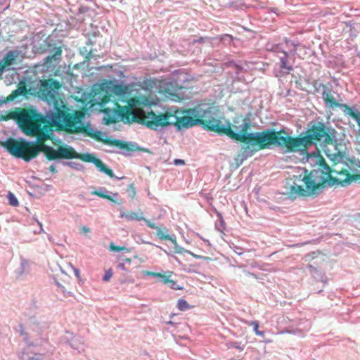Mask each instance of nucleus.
Masks as SVG:
<instances>
[{"label":"nucleus","mask_w":360,"mask_h":360,"mask_svg":"<svg viewBox=\"0 0 360 360\" xmlns=\"http://www.w3.org/2000/svg\"><path fill=\"white\" fill-rule=\"evenodd\" d=\"M103 84L101 85L94 94V99L98 101V104L101 106L107 104L111 98V94L104 89Z\"/></svg>","instance_id":"10"},{"label":"nucleus","mask_w":360,"mask_h":360,"mask_svg":"<svg viewBox=\"0 0 360 360\" xmlns=\"http://www.w3.org/2000/svg\"><path fill=\"white\" fill-rule=\"evenodd\" d=\"M219 39L221 41H225L227 39H229L230 41H231L233 39V37L230 34H225L220 36Z\"/></svg>","instance_id":"29"},{"label":"nucleus","mask_w":360,"mask_h":360,"mask_svg":"<svg viewBox=\"0 0 360 360\" xmlns=\"http://www.w3.org/2000/svg\"><path fill=\"white\" fill-rule=\"evenodd\" d=\"M167 285H168L169 288H170L171 289H173V290L183 289V287L179 285L175 281L172 280V279L169 280V283Z\"/></svg>","instance_id":"27"},{"label":"nucleus","mask_w":360,"mask_h":360,"mask_svg":"<svg viewBox=\"0 0 360 360\" xmlns=\"http://www.w3.org/2000/svg\"><path fill=\"white\" fill-rule=\"evenodd\" d=\"M62 53V50L60 47H58L56 49L55 53L53 55L48 56L45 60L46 63H51L52 60H56L58 57L60 56Z\"/></svg>","instance_id":"18"},{"label":"nucleus","mask_w":360,"mask_h":360,"mask_svg":"<svg viewBox=\"0 0 360 360\" xmlns=\"http://www.w3.org/2000/svg\"><path fill=\"white\" fill-rule=\"evenodd\" d=\"M27 93V89L26 88V86L25 85L23 86H20L18 87V90H15V91H13L12 92V94L9 96L8 97V99L9 100H13L14 99L18 94H25Z\"/></svg>","instance_id":"17"},{"label":"nucleus","mask_w":360,"mask_h":360,"mask_svg":"<svg viewBox=\"0 0 360 360\" xmlns=\"http://www.w3.org/2000/svg\"><path fill=\"white\" fill-rule=\"evenodd\" d=\"M49 170L53 173L56 172V169L53 165L50 166Z\"/></svg>","instance_id":"34"},{"label":"nucleus","mask_w":360,"mask_h":360,"mask_svg":"<svg viewBox=\"0 0 360 360\" xmlns=\"http://www.w3.org/2000/svg\"><path fill=\"white\" fill-rule=\"evenodd\" d=\"M112 276V271L111 269H109L108 270L105 271V274L103 277V280L104 281H108Z\"/></svg>","instance_id":"28"},{"label":"nucleus","mask_w":360,"mask_h":360,"mask_svg":"<svg viewBox=\"0 0 360 360\" xmlns=\"http://www.w3.org/2000/svg\"><path fill=\"white\" fill-rule=\"evenodd\" d=\"M174 164L175 165H185V161L184 160H181V159H175L174 160Z\"/></svg>","instance_id":"30"},{"label":"nucleus","mask_w":360,"mask_h":360,"mask_svg":"<svg viewBox=\"0 0 360 360\" xmlns=\"http://www.w3.org/2000/svg\"><path fill=\"white\" fill-rule=\"evenodd\" d=\"M109 248H110V250L112 251V252H119V251H122V250H125L127 252H130V250L127 248L126 247H124V246H117V245H114L112 243H111L110 244Z\"/></svg>","instance_id":"24"},{"label":"nucleus","mask_w":360,"mask_h":360,"mask_svg":"<svg viewBox=\"0 0 360 360\" xmlns=\"http://www.w3.org/2000/svg\"><path fill=\"white\" fill-rule=\"evenodd\" d=\"M22 360H44L42 354L34 352L30 347L26 348L21 356Z\"/></svg>","instance_id":"12"},{"label":"nucleus","mask_w":360,"mask_h":360,"mask_svg":"<svg viewBox=\"0 0 360 360\" xmlns=\"http://www.w3.org/2000/svg\"><path fill=\"white\" fill-rule=\"evenodd\" d=\"M9 117L15 120L22 131L27 136L36 137V141L44 134L52 131L53 125L43 115L32 108L11 112ZM51 119V117H50ZM53 127H55L53 126Z\"/></svg>","instance_id":"6"},{"label":"nucleus","mask_w":360,"mask_h":360,"mask_svg":"<svg viewBox=\"0 0 360 360\" xmlns=\"http://www.w3.org/2000/svg\"><path fill=\"white\" fill-rule=\"evenodd\" d=\"M61 87V84L53 79L41 81L39 94L46 101L53 102L54 112L51 114V124L57 131H63L70 134L85 133L89 136L109 146H117L121 149L133 151L132 146L129 143L109 138L102 139L100 132H92L87 129L82 121L84 113L81 110L70 112L69 106L63 100L56 97V91Z\"/></svg>","instance_id":"2"},{"label":"nucleus","mask_w":360,"mask_h":360,"mask_svg":"<svg viewBox=\"0 0 360 360\" xmlns=\"http://www.w3.org/2000/svg\"><path fill=\"white\" fill-rule=\"evenodd\" d=\"M124 216L129 220H141L143 219L141 214L132 212L127 213Z\"/></svg>","instance_id":"21"},{"label":"nucleus","mask_w":360,"mask_h":360,"mask_svg":"<svg viewBox=\"0 0 360 360\" xmlns=\"http://www.w3.org/2000/svg\"><path fill=\"white\" fill-rule=\"evenodd\" d=\"M17 57V53L10 51L4 56L3 59L0 61V64L5 70L6 67H8L14 63Z\"/></svg>","instance_id":"13"},{"label":"nucleus","mask_w":360,"mask_h":360,"mask_svg":"<svg viewBox=\"0 0 360 360\" xmlns=\"http://www.w3.org/2000/svg\"><path fill=\"white\" fill-rule=\"evenodd\" d=\"M8 200L9 204L12 206L16 207L18 205L19 202L15 195L12 193H9L8 194Z\"/></svg>","instance_id":"25"},{"label":"nucleus","mask_w":360,"mask_h":360,"mask_svg":"<svg viewBox=\"0 0 360 360\" xmlns=\"http://www.w3.org/2000/svg\"><path fill=\"white\" fill-rule=\"evenodd\" d=\"M283 56H280V62H281V68L283 70H286L288 72L292 70V67L291 65H288V54L285 51L282 52Z\"/></svg>","instance_id":"15"},{"label":"nucleus","mask_w":360,"mask_h":360,"mask_svg":"<svg viewBox=\"0 0 360 360\" xmlns=\"http://www.w3.org/2000/svg\"><path fill=\"white\" fill-rule=\"evenodd\" d=\"M52 131L44 134L36 142L27 141L25 139L10 138L2 142L1 146L15 158H21L26 162L37 158L40 152H43L48 160L58 159H70V147L67 145L60 146L56 150L46 146V141L52 139Z\"/></svg>","instance_id":"5"},{"label":"nucleus","mask_w":360,"mask_h":360,"mask_svg":"<svg viewBox=\"0 0 360 360\" xmlns=\"http://www.w3.org/2000/svg\"><path fill=\"white\" fill-rule=\"evenodd\" d=\"M119 266L122 269H124V264H120Z\"/></svg>","instance_id":"40"},{"label":"nucleus","mask_w":360,"mask_h":360,"mask_svg":"<svg viewBox=\"0 0 360 360\" xmlns=\"http://www.w3.org/2000/svg\"><path fill=\"white\" fill-rule=\"evenodd\" d=\"M151 102L147 96H136L127 100V105L122 106L115 103V112L124 123L137 122L153 130L174 124L178 129L201 126L204 129L212 131L214 124V116L219 113V108L214 103L206 108L200 105L187 109L186 112L192 116L177 117L172 112L156 115L153 111L146 112L143 107L150 105Z\"/></svg>","instance_id":"1"},{"label":"nucleus","mask_w":360,"mask_h":360,"mask_svg":"<svg viewBox=\"0 0 360 360\" xmlns=\"http://www.w3.org/2000/svg\"><path fill=\"white\" fill-rule=\"evenodd\" d=\"M283 133L278 135L277 146L285 149L288 153L307 152L312 146H323L333 144L336 141V131L322 122H311L304 136H291L282 129Z\"/></svg>","instance_id":"4"},{"label":"nucleus","mask_w":360,"mask_h":360,"mask_svg":"<svg viewBox=\"0 0 360 360\" xmlns=\"http://www.w3.org/2000/svg\"><path fill=\"white\" fill-rule=\"evenodd\" d=\"M115 122V120H111V121H110V122H111V123H113V122Z\"/></svg>","instance_id":"41"},{"label":"nucleus","mask_w":360,"mask_h":360,"mask_svg":"<svg viewBox=\"0 0 360 360\" xmlns=\"http://www.w3.org/2000/svg\"><path fill=\"white\" fill-rule=\"evenodd\" d=\"M226 347L229 349L236 348V349H238L239 351H243L244 349V345H241L240 343L238 342L230 341L226 343Z\"/></svg>","instance_id":"22"},{"label":"nucleus","mask_w":360,"mask_h":360,"mask_svg":"<svg viewBox=\"0 0 360 360\" xmlns=\"http://www.w3.org/2000/svg\"><path fill=\"white\" fill-rule=\"evenodd\" d=\"M290 42V41H286L287 44H288Z\"/></svg>","instance_id":"42"},{"label":"nucleus","mask_w":360,"mask_h":360,"mask_svg":"<svg viewBox=\"0 0 360 360\" xmlns=\"http://www.w3.org/2000/svg\"><path fill=\"white\" fill-rule=\"evenodd\" d=\"M79 159L86 162H92L96 167L102 172L106 174L110 177L114 176L112 170L108 168L100 159L96 158L94 155L90 153L79 154L75 150L70 147V159Z\"/></svg>","instance_id":"8"},{"label":"nucleus","mask_w":360,"mask_h":360,"mask_svg":"<svg viewBox=\"0 0 360 360\" xmlns=\"http://www.w3.org/2000/svg\"><path fill=\"white\" fill-rule=\"evenodd\" d=\"M162 273L155 272V276H154V277H157V278H160L161 277H162Z\"/></svg>","instance_id":"35"},{"label":"nucleus","mask_w":360,"mask_h":360,"mask_svg":"<svg viewBox=\"0 0 360 360\" xmlns=\"http://www.w3.org/2000/svg\"><path fill=\"white\" fill-rule=\"evenodd\" d=\"M247 324L253 327L254 331L257 335L264 336V333L263 331L259 330V323L256 321H245Z\"/></svg>","instance_id":"19"},{"label":"nucleus","mask_w":360,"mask_h":360,"mask_svg":"<svg viewBox=\"0 0 360 360\" xmlns=\"http://www.w3.org/2000/svg\"><path fill=\"white\" fill-rule=\"evenodd\" d=\"M124 261H125V262H129H129H131V259H129V258H125V259H124Z\"/></svg>","instance_id":"39"},{"label":"nucleus","mask_w":360,"mask_h":360,"mask_svg":"<svg viewBox=\"0 0 360 360\" xmlns=\"http://www.w3.org/2000/svg\"><path fill=\"white\" fill-rule=\"evenodd\" d=\"M67 165H68L69 166H70V167H73L75 169L77 168V167H75V165L73 162H68V163H67Z\"/></svg>","instance_id":"36"},{"label":"nucleus","mask_w":360,"mask_h":360,"mask_svg":"<svg viewBox=\"0 0 360 360\" xmlns=\"http://www.w3.org/2000/svg\"><path fill=\"white\" fill-rule=\"evenodd\" d=\"M322 97L326 103L330 107H336L338 105V103L333 97L330 89H325L322 94Z\"/></svg>","instance_id":"14"},{"label":"nucleus","mask_w":360,"mask_h":360,"mask_svg":"<svg viewBox=\"0 0 360 360\" xmlns=\"http://www.w3.org/2000/svg\"><path fill=\"white\" fill-rule=\"evenodd\" d=\"M127 86L122 84L114 85L112 89V91L118 96L124 95L127 93Z\"/></svg>","instance_id":"16"},{"label":"nucleus","mask_w":360,"mask_h":360,"mask_svg":"<svg viewBox=\"0 0 360 360\" xmlns=\"http://www.w3.org/2000/svg\"><path fill=\"white\" fill-rule=\"evenodd\" d=\"M177 307L181 311H185L191 308L188 303L184 299H180L178 300Z\"/></svg>","instance_id":"20"},{"label":"nucleus","mask_w":360,"mask_h":360,"mask_svg":"<svg viewBox=\"0 0 360 360\" xmlns=\"http://www.w3.org/2000/svg\"><path fill=\"white\" fill-rule=\"evenodd\" d=\"M43 226H37V229L34 230L35 233H41L43 231Z\"/></svg>","instance_id":"32"},{"label":"nucleus","mask_w":360,"mask_h":360,"mask_svg":"<svg viewBox=\"0 0 360 360\" xmlns=\"http://www.w3.org/2000/svg\"><path fill=\"white\" fill-rule=\"evenodd\" d=\"M92 195H97L100 198H104V199H107L108 200H110L112 202H114V199L109 195L108 194H105V193H103V192H101V191H94L91 193Z\"/></svg>","instance_id":"23"},{"label":"nucleus","mask_w":360,"mask_h":360,"mask_svg":"<svg viewBox=\"0 0 360 360\" xmlns=\"http://www.w3.org/2000/svg\"><path fill=\"white\" fill-rule=\"evenodd\" d=\"M252 114L247 113L236 115L231 123L226 120L227 126L221 124V121L214 116V124L213 132L218 134L226 135L231 139L247 145V148L252 153L259 150L277 146L278 135L283 133V131L274 129H265L262 131L250 133L252 127Z\"/></svg>","instance_id":"3"},{"label":"nucleus","mask_w":360,"mask_h":360,"mask_svg":"<svg viewBox=\"0 0 360 360\" xmlns=\"http://www.w3.org/2000/svg\"><path fill=\"white\" fill-rule=\"evenodd\" d=\"M156 228V236L161 240H169L173 243H176V236L174 234H170L169 230L166 227L151 226Z\"/></svg>","instance_id":"11"},{"label":"nucleus","mask_w":360,"mask_h":360,"mask_svg":"<svg viewBox=\"0 0 360 360\" xmlns=\"http://www.w3.org/2000/svg\"><path fill=\"white\" fill-rule=\"evenodd\" d=\"M144 274H145V275H146V276H153V277H154V276H155V272H154V271H145V273H144Z\"/></svg>","instance_id":"33"},{"label":"nucleus","mask_w":360,"mask_h":360,"mask_svg":"<svg viewBox=\"0 0 360 360\" xmlns=\"http://www.w3.org/2000/svg\"><path fill=\"white\" fill-rule=\"evenodd\" d=\"M4 71V68L0 64V76L2 75L3 72Z\"/></svg>","instance_id":"37"},{"label":"nucleus","mask_w":360,"mask_h":360,"mask_svg":"<svg viewBox=\"0 0 360 360\" xmlns=\"http://www.w3.org/2000/svg\"><path fill=\"white\" fill-rule=\"evenodd\" d=\"M333 170V172H336L338 176L335 177L331 176L329 179V181H331V184H337L345 186L351 182L352 176L347 169H342L340 171Z\"/></svg>","instance_id":"9"},{"label":"nucleus","mask_w":360,"mask_h":360,"mask_svg":"<svg viewBox=\"0 0 360 360\" xmlns=\"http://www.w3.org/2000/svg\"><path fill=\"white\" fill-rule=\"evenodd\" d=\"M89 231L90 229L87 226H83L80 230V232L84 235H86Z\"/></svg>","instance_id":"31"},{"label":"nucleus","mask_w":360,"mask_h":360,"mask_svg":"<svg viewBox=\"0 0 360 360\" xmlns=\"http://www.w3.org/2000/svg\"><path fill=\"white\" fill-rule=\"evenodd\" d=\"M173 274V272L172 271H167L165 274H162V277H161V281L167 285L169 280H170V277L172 276V275Z\"/></svg>","instance_id":"26"},{"label":"nucleus","mask_w":360,"mask_h":360,"mask_svg":"<svg viewBox=\"0 0 360 360\" xmlns=\"http://www.w3.org/2000/svg\"><path fill=\"white\" fill-rule=\"evenodd\" d=\"M333 172L334 170L328 165L324 158H321L316 169H312L309 173L305 170L302 178L305 189L300 185L292 186L290 193L302 197L318 195L324 184L329 181Z\"/></svg>","instance_id":"7"},{"label":"nucleus","mask_w":360,"mask_h":360,"mask_svg":"<svg viewBox=\"0 0 360 360\" xmlns=\"http://www.w3.org/2000/svg\"><path fill=\"white\" fill-rule=\"evenodd\" d=\"M203 39H204V38L200 37L199 39L194 41V42H201L203 41Z\"/></svg>","instance_id":"38"}]
</instances>
